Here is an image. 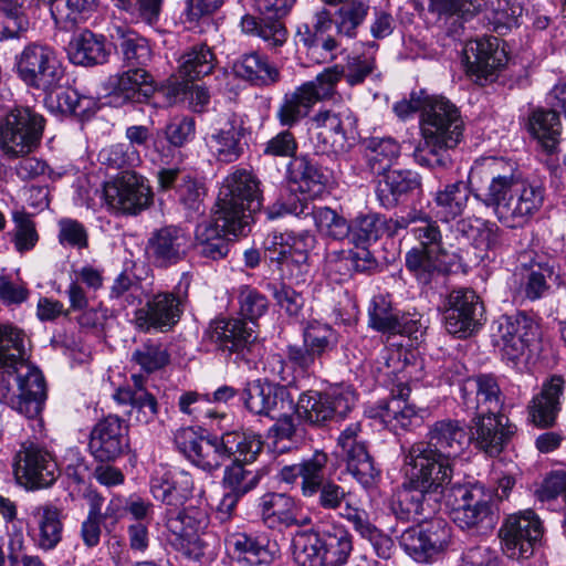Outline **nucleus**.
I'll list each match as a JSON object with an SVG mask.
<instances>
[{"mask_svg": "<svg viewBox=\"0 0 566 566\" xmlns=\"http://www.w3.org/2000/svg\"><path fill=\"white\" fill-rule=\"evenodd\" d=\"M178 73L186 81L193 82L209 75L217 60L211 48L207 44H196L188 48L178 60Z\"/></svg>", "mask_w": 566, "mask_h": 566, "instance_id": "obj_47", "label": "nucleus"}, {"mask_svg": "<svg viewBox=\"0 0 566 566\" xmlns=\"http://www.w3.org/2000/svg\"><path fill=\"white\" fill-rule=\"evenodd\" d=\"M314 499L321 510L337 512L342 518L349 523H352V520L347 516L349 510L364 511L352 502V493L333 480H326L316 488Z\"/></svg>", "mask_w": 566, "mask_h": 566, "instance_id": "obj_46", "label": "nucleus"}, {"mask_svg": "<svg viewBox=\"0 0 566 566\" xmlns=\"http://www.w3.org/2000/svg\"><path fill=\"white\" fill-rule=\"evenodd\" d=\"M422 451L441 460L458 458L469 443V437L459 420L443 419L430 426L426 441H418Z\"/></svg>", "mask_w": 566, "mask_h": 566, "instance_id": "obj_27", "label": "nucleus"}, {"mask_svg": "<svg viewBox=\"0 0 566 566\" xmlns=\"http://www.w3.org/2000/svg\"><path fill=\"white\" fill-rule=\"evenodd\" d=\"M308 86H298L283 96L276 111L281 126L291 128L305 118L315 105Z\"/></svg>", "mask_w": 566, "mask_h": 566, "instance_id": "obj_45", "label": "nucleus"}, {"mask_svg": "<svg viewBox=\"0 0 566 566\" xmlns=\"http://www.w3.org/2000/svg\"><path fill=\"white\" fill-rule=\"evenodd\" d=\"M368 314L369 325L376 331L395 334L402 329L399 312L392 307L391 302L384 295L374 296Z\"/></svg>", "mask_w": 566, "mask_h": 566, "instance_id": "obj_58", "label": "nucleus"}, {"mask_svg": "<svg viewBox=\"0 0 566 566\" xmlns=\"http://www.w3.org/2000/svg\"><path fill=\"white\" fill-rule=\"evenodd\" d=\"M443 321L448 333L467 338L476 333L485 322V308L474 290H452L444 302Z\"/></svg>", "mask_w": 566, "mask_h": 566, "instance_id": "obj_13", "label": "nucleus"}, {"mask_svg": "<svg viewBox=\"0 0 566 566\" xmlns=\"http://www.w3.org/2000/svg\"><path fill=\"white\" fill-rule=\"evenodd\" d=\"M15 70L29 87L45 93L54 91L64 75L56 51L39 42L29 43L15 56Z\"/></svg>", "mask_w": 566, "mask_h": 566, "instance_id": "obj_8", "label": "nucleus"}, {"mask_svg": "<svg viewBox=\"0 0 566 566\" xmlns=\"http://www.w3.org/2000/svg\"><path fill=\"white\" fill-rule=\"evenodd\" d=\"M206 335L219 349L235 353L242 358H247L245 353L256 347L255 329L241 318L214 319L210 323Z\"/></svg>", "mask_w": 566, "mask_h": 566, "instance_id": "obj_23", "label": "nucleus"}, {"mask_svg": "<svg viewBox=\"0 0 566 566\" xmlns=\"http://www.w3.org/2000/svg\"><path fill=\"white\" fill-rule=\"evenodd\" d=\"M530 129L547 153L556 151L560 139L562 125L559 115L555 111H535L530 118Z\"/></svg>", "mask_w": 566, "mask_h": 566, "instance_id": "obj_50", "label": "nucleus"}, {"mask_svg": "<svg viewBox=\"0 0 566 566\" xmlns=\"http://www.w3.org/2000/svg\"><path fill=\"white\" fill-rule=\"evenodd\" d=\"M517 428L502 413H479L471 420L470 437L475 449L499 457L515 436Z\"/></svg>", "mask_w": 566, "mask_h": 566, "instance_id": "obj_16", "label": "nucleus"}, {"mask_svg": "<svg viewBox=\"0 0 566 566\" xmlns=\"http://www.w3.org/2000/svg\"><path fill=\"white\" fill-rule=\"evenodd\" d=\"M129 427L118 416L104 417L90 432L88 451L101 463L116 461L129 451Z\"/></svg>", "mask_w": 566, "mask_h": 566, "instance_id": "obj_15", "label": "nucleus"}, {"mask_svg": "<svg viewBox=\"0 0 566 566\" xmlns=\"http://www.w3.org/2000/svg\"><path fill=\"white\" fill-rule=\"evenodd\" d=\"M502 551L511 559L523 560L533 556L543 536L539 518L533 511L511 515L500 528Z\"/></svg>", "mask_w": 566, "mask_h": 566, "instance_id": "obj_14", "label": "nucleus"}, {"mask_svg": "<svg viewBox=\"0 0 566 566\" xmlns=\"http://www.w3.org/2000/svg\"><path fill=\"white\" fill-rule=\"evenodd\" d=\"M348 226L350 234L346 239L356 247H365V244L378 240L384 230L385 219L378 214L369 213L355 218Z\"/></svg>", "mask_w": 566, "mask_h": 566, "instance_id": "obj_64", "label": "nucleus"}, {"mask_svg": "<svg viewBox=\"0 0 566 566\" xmlns=\"http://www.w3.org/2000/svg\"><path fill=\"white\" fill-rule=\"evenodd\" d=\"M348 109L335 112L333 109L319 111L313 120L319 129L317 133L316 153L337 154L343 151L346 144L345 120H349Z\"/></svg>", "mask_w": 566, "mask_h": 566, "instance_id": "obj_31", "label": "nucleus"}, {"mask_svg": "<svg viewBox=\"0 0 566 566\" xmlns=\"http://www.w3.org/2000/svg\"><path fill=\"white\" fill-rule=\"evenodd\" d=\"M440 255L442 254L411 249L406 254V268L420 284L427 285L441 272V262L438 260Z\"/></svg>", "mask_w": 566, "mask_h": 566, "instance_id": "obj_57", "label": "nucleus"}, {"mask_svg": "<svg viewBox=\"0 0 566 566\" xmlns=\"http://www.w3.org/2000/svg\"><path fill=\"white\" fill-rule=\"evenodd\" d=\"M262 197L259 181L245 169L230 174L219 191L216 212L218 220L230 217L231 220L247 221L250 227L252 214L261 209Z\"/></svg>", "mask_w": 566, "mask_h": 566, "instance_id": "obj_7", "label": "nucleus"}, {"mask_svg": "<svg viewBox=\"0 0 566 566\" xmlns=\"http://www.w3.org/2000/svg\"><path fill=\"white\" fill-rule=\"evenodd\" d=\"M366 157L370 170L376 175H384L389 171L400 154L399 144L388 138H371L366 148Z\"/></svg>", "mask_w": 566, "mask_h": 566, "instance_id": "obj_54", "label": "nucleus"}, {"mask_svg": "<svg viewBox=\"0 0 566 566\" xmlns=\"http://www.w3.org/2000/svg\"><path fill=\"white\" fill-rule=\"evenodd\" d=\"M261 516L270 527L308 525L311 518L301 513L295 500L285 493H266L260 502Z\"/></svg>", "mask_w": 566, "mask_h": 566, "instance_id": "obj_30", "label": "nucleus"}, {"mask_svg": "<svg viewBox=\"0 0 566 566\" xmlns=\"http://www.w3.org/2000/svg\"><path fill=\"white\" fill-rule=\"evenodd\" d=\"M421 447V444L412 443L409 448L403 449L406 476L441 500L447 496L450 489L453 460H441L432 452L422 451Z\"/></svg>", "mask_w": 566, "mask_h": 566, "instance_id": "obj_9", "label": "nucleus"}, {"mask_svg": "<svg viewBox=\"0 0 566 566\" xmlns=\"http://www.w3.org/2000/svg\"><path fill=\"white\" fill-rule=\"evenodd\" d=\"M410 395V387L407 384L397 385L392 389V396L388 401L381 402L368 410L369 417L379 419L390 430H407L419 426L422 417L415 406L407 402Z\"/></svg>", "mask_w": 566, "mask_h": 566, "instance_id": "obj_28", "label": "nucleus"}, {"mask_svg": "<svg viewBox=\"0 0 566 566\" xmlns=\"http://www.w3.org/2000/svg\"><path fill=\"white\" fill-rule=\"evenodd\" d=\"M106 203L114 210L126 214H138L148 208L153 200L149 186L142 176L124 171L104 186Z\"/></svg>", "mask_w": 566, "mask_h": 566, "instance_id": "obj_17", "label": "nucleus"}, {"mask_svg": "<svg viewBox=\"0 0 566 566\" xmlns=\"http://www.w3.org/2000/svg\"><path fill=\"white\" fill-rule=\"evenodd\" d=\"M287 180L292 190L313 199L325 191L327 176L316 163L302 155L289 163Z\"/></svg>", "mask_w": 566, "mask_h": 566, "instance_id": "obj_35", "label": "nucleus"}, {"mask_svg": "<svg viewBox=\"0 0 566 566\" xmlns=\"http://www.w3.org/2000/svg\"><path fill=\"white\" fill-rule=\"evenodd\" d=\"M23 329L0 323V399L29 419L38 417L46 399V384L28 354Z\"/></svg>", "mask_w": 566, "mask_h": 566, "instance_id": "obj_1", "label": "nucleus"}, {"mask_svg": "<svg viewBox=\"0 0 566 566\" xmlns=\"http://www.w3.org/2000/svg\"><path fill=\"white\" fill-rule=\"evenodd\" d=\"M245 408L258 416L275 419V413L292 410L293 399L289 389L272 381L254 380L243 390Z\"/></svg>", "mask_w": 566, "mask_h": 566, "instance_id": "obj_25", "label": "nucleus"}, {"mask_svg": "<svg viewBox=\"0 0 566 566\" xmlns=\"http://www.w3.org/2000/svg\"><path fill=\"white\" fill-rule=\"evenodd\" d=\"M564 391V379L552 376L546 380L538 395L534 396L527 406L530 421L539 428H548L555 423L560 410V396Z\"/></svg>", "mask_w": 566, "mask_h": 566, "instance_id": "obj_32", "label": "nucleus"}, {"mask_svg": "<svg viewBox=\"0 0 566 566\" xmlns=\"http://www.w3.org/2000/svg\"><path fill=\"white\" fill-rule=\"evenodd\" d=\"M232 71L237 77L256 86H269L280 81L279 69L258 52L241 55L233 63Z\"/></svg>", "mask_w": 566, "mask_h": 566, "instance_id": "obj_39", "label": "nucleus"}, {"mask_svg": "<svg viewBox=\"0 0 566 566\" xmlns=\"http://www.w3.org/2000/svg\"><path fill=\"white\" fill-rule=\"evenodd\" d=\"M153 496L171 509H179L193 496L192 476L185 471L165 472L155 476L150 483Z\"/></svg>", "mask_w": 566, "mask_h": 566, "instance_id": "obj_33", "label": "nucleus"}, {"mask_svg": "<svg viewBox=\"0 0 566 566\" xmlns=\"http://www.w3.org/2000/svg\"><path fill=\"white\" fill-rule=\"evenodd\" d=\"M293 557L298 566H325L321 534L297 532L293 538Z\"/></svg>", "mask_w": 566, "mask_h": 566, "instance_id": "obj_52", "label": "nucleus"}, {"mask_svg": "<svg viewBox=\"0 0 566 566\" xmlns=\"http://www.w3.org/2000/svg\"><path fill=\"white\" fill-rule=\"evenodd\" d=\"M355 402L356 395L353 390L333 388L324 392H303L292 409L300 421L313 427H323L333 420L344 418Z\"/></svg>", "mask_w": 566, "mask_h": 566, "instance_id": "obj_10", "label": "nucleus"}, {"mask_svg": "<svg viewBox=\"0 0 566 566\" xmlns=\"http://www.w3.org/2000/svg\"><path fill=\"white\" fill-rule=\"evenodd\" d=\"M14 474L30 488H46L56 479V463L51 454L33 442H24L14 457Z\"/></svg>", "mask_w": 566, "mask_h": 566, "instance_id": "obj_20", "label": "nucleus"}, {"mask_svg": "<svg viewBox=\"0 0 566 566\" xmlns=\"http://www.w3.org/2000/svg\"><path fill=\"white\" fill-rule=\"evenodd\" d=\"M419 217L417 224L411 228L415 239L419 242V247L416 249L447 254L438 222L422 211Z\"/></svg>", "mask_w": 566, "mask_h": 566, "instance_id": "obj_61", "label": "nucleus"}, {"mask_svg": "<svg viewBox=\"0 0 566 566\" xmlns=\"http://www.w3.org/2000/svg\"><path fill=\"white\" fill-rule=\"evenodd\" d=\"M178 450L203 471L218 470L231 455L234 461L252 463L263 448L261 436L253 431H231L218 437H205L192 427L175 433Z\"/></svg>", "mask_w": 566, "mask_h": 566, "instance_id": "obj_3", "label": "nucleus"}, {"mask_svg": "<svg viewBox=\"0 0 566 566\" xmlns=\"http://www.w3.org/2000/svg\"><path fill=\"white\" fill-rule=\"evenodd\" d=\"M524 8L517 0H495L488 14L489 24L499 34L518 25Z\"/></svg>", "mask_w": 566, "mask_h": 566, "instance_id": "obj_60", "label": "nucleus"}, {"mask_svg": "<svg viewBox=\"0 0 566 566\" xmlns=\"http://www.w3.org/2000/svg\"><path fill=\"white\" fill-rule=\"evenodd\" d=\"M226 547L229 557L241 566L269 565L273 559L263 541L245 532H229Z\"/></svg>", "mask_w": 566, "mask_h": 566, "instance_id": "obj_36", "label": "nucleus"}, {"mask_svg": "<svg viewBox=\"0 0 566 566\" xmlns=\"http://www.w3.org/2000/svg\"><path fill=\"white\" fill-rule=\"evenodd\" d=\"M243 128L229 122L224 127L212 132L207 138V146L213 156L222 163L237 161L244 151V143H242Z\"/></svg>", "mask_w": 566, "mask_h": 566, "instance_id": "obj_43", "label": "nucleus"}, {"mask_svg": "<svg viewBox=\"0 0 566 566\" xmlns=\"http://www.w3.org/2000/svg\"><path fill=\"white\" fill-rule=\"evenodd\" d=\"M486 175V187L478 188L474 198L493 210L503 226L515 229L526 224L544 202V188L516 175L503 159L488 158L471 175Z\"/></svg>", "mask_w": 566, "mask_h": 566, "instance_id": "obj_2", "label": "nucleus"}, {"mask_svg": "<svg viewBox=\"0 0 566 566\" xmlns=\"http://www.w3.org/2000/svg\"><path fill=\"white\" fill-rule=\"evenodd\" d=\"M265 253L271 262H276L281 270L289 272L291 276H297L307 271V251L300 248L301 242L293 244L283 242V235L274 234L264 242Z\"/></svg>", "mask_w": 566, "mask_h": 566, "instance_id": "obj_38", "label": "nucleus"}, {"mask_svg": "<svg viewBox=\"0 0 566 566\" xmlns=\"http://www.w3.org/2000/svg\"><path fill=\"white\" fill-rule=\"evenodd\" d=\"M33 517L38 525L35 541L43 551L53 549L62 539L63 523L57 507L46 504L36 507Z\"/></svg>", "mask_w": 566, "mask_h": 566, "instance_id": "obj_48", "label": "nucleus"}, {"mask_svg": "<svg viewBox=\"0 0 566 566\" xmlns=\"http://www.w3.org/2000/svg\"><path fill=\"white\" fill-rule=\"evenodd\" d=\"M248 231L250 227L247 226V221L231 220L230 217L218 220V213L214 211L212 221L197 226L196 247L202 256L220 260L229 252L230 237L245 235Z\"/></svg>", "mask_w": 566, "mask_h": 566, "instance_id": "obj_18", "label": "nucleus"}, {"mask_svg": "<svg viewBox=\"0 0 566 566\" xmlns=\"http://www.w3.org/2000/svg\"><path fill=\"white\" fill-rule=\"evenodd\" d=\"M28 29L25 0H0V41L18 39Z\"/></svg>", "mask_w": 566, "mask_h": 566, "instance_id": "obj_51", "label": "nucleus"}, {"mask_svg": "<svg viewBox=\"0 0 566 566\" xmlns=\"http://www.w3.org/2000/svg\"><path fill=\"white\" fill-rule=\"evenodd\" d=\"M325 566H342L353 551L352 535L344 528H334L322 535Z\"/></svg>", "mask_w": 566, "mask_h": 566, "instance_id": "obj_55", "label": "nucleus"}, {"mask_svg": "<svg viewBox=\"0 0 566 566\" xmlns=\"http://www.w3.org/2000/svg\"><path fill=\"white\" fill-rule=\"evenodd\" d=\"M463 120L458 107L442 96H427L421 114L422 139L413 151L415 160L429 168H447L449 150L461 140Z\"/></svg>", "mask_w": 566, "mask_h": 566, "instance_id": "obj_4", "label": "nucleus"}, {"mask_svg": "<svg viewBox=\"0 0 566 566\" xmlns=\"http://www.w3.org/2000/svg\"><path fill=\"white\" fill-rule=\"evenodd\" d=\"M327 463V453L316 450L311 458L304 459L300 463L283 467L279 478L282 482L289 484H294L300 480L301 494L305 499H313L316 488L326 481Z\"/></svg>", "mask_w": 566, "mask_h": 566, "instance_id": "obj_29", "label": "nucleus"}, {"mask_svg": "<svg viewBox=\"0 0 566 566\" xmlns=\"http://www.w3.org/2000/svg\"><path fill=\"white\" fill-rule=\"evenodd\" d=\"M242 31L256 33L270 48L282 46L287 39V30L282 21H271L262 15L260 21L254 17L244 15L241 20Z\"/></svg>", "mask_w": 566, "mask_h": 566, "instance_id": "obj_59", "label": "nucleus"}, {"mask_svg": "<svg viewBox=\"0 0 566 566\" xmlns=\"http://www.w3.org/2000/svg\"><path fill=\"white\" fill-rule=\"evenodd\" d=\"M461 392L468 412L502 413L505 398L495 376L479 374L468 378L461 387Z\"/></svg>", "mask_w": 566, "mask_h": 566, "instance_id": "obj_24", "label": "nucleus"}, {"mask_svg": "<svg viewBox=\"0 0 566 566\" xmlns=\"http://www.w3.org/2000/svg\"><path fill=\"white\" fill-rule=\"evenodd\" d=\"M440 499L408 479L391 495L389 509L402 522L428 520L440 507Z\"/></svg>", "mask_w": 566, "mask_h": 566, "instance_id": "obj_21", "label": "nucleus"}, {"mask_svg": "<svg viewBox=\"0 0 566 566\" xmlns=\"http://www.w3.org/2000/svg\"><path fill=\"white\" fill-rule=\"evenodd\" d=\"M503 355L512 361L520 359L538 337V325L525 313L504 315L499 322Z\"/></svg>", "mask_w": 566, "mask_h": 566, "instance_id": "obj_26", "label": "nucleus"}, {"mask_svg": "<svg viewBox=\"0 0 566 566\" xmlns=\"http://www.w3.org/2000/svg\"><path fill=\"white\" fill-rule=\"evenodd\" d=\"M449 523L436 517L424 520L417 527L406 530L400 538L405 552L418 563H433L440 559L451 544Z\"/></svg>", "mask_w": 566, "mask_h": 566, "instance_id": "obj_12", "label": "nucleus"}, {"mask_svg": "<svg viewBox=\"0 0 566 566\" xmlns=\"http://www.w3.org/2000/svg\"><path fill=\"white\" fill-rule=\"evenodd\" d=\"M346 469L363 486L368 488L375 484L379 476V471L374 464V460L364 444L343 451Z\"/></svg>", "mask_w": 566, "mask_h": 566, "instance_id": "obj_53", "label": "nucleus"}, {"mask_svg": "<svg viewBox=\"0 0 566 566\" xmlns=\"http://www.w3.org/2000/svg\"><path fill=\"white\" fill-rule=\"evenodd\" d=\"M464 55L468 71L484 78L502 67L506 61L504 50L499 48L497 38L470 41L464 49Z\"/></svg>", "mask_w": 566, "mask_h": 566, "instance_id": "obj_34", "label": "nucleus"}, {"mask_svg": "<svg viewBox=\"0 0 566 566\" xmlns=\"http://www.w3.org/2000/svg\"><path fill=\"white\" fill-rule=\"evenodd\" d=\"M45 119L29 107H14L0 117V150L8 159L33 153L41 144Z\"/></svg>", "mask_w": 566, "mask_h": 566, "instance_id": "obj_6", "label": "nucleus"}, {"mask_svg": "<svg viewBox=\"0 0 566 566\" xmlns=\"http://www.w3.org/2000/svg\"><path fill=\"white\" fill-rule=\"evenodd\" d=\"M451 506V518L461 530L491 531L496 521L495 496L481 484H453L444 497Z\"/></svg>", "mask_w": 566, "mask_h": 566, "instance_id": "obj_5", "label": "nucleus"}, {"mask_svg": "<svg viewBox=\"0 0 566 566\" xmlns=\"http://www.w3.org/2000/svg\"><path fill=\"white\" fill-rule=\"evenodd\" d=\"M468 200V189L462 180L444 185L433 196V202L439 208L438 213L443 222H450L461 216L467 208Z\"/></svg>", "mask_w": 566, "mask_h": 566, "instance_id": "obj_49", "label": "nucleus"}, {"mask_svg": "<svg viewBox=\"0 0 566 566\" xmlns=\"http://www.w3.org/2000/svg\"><path fill=\"white\" fill-rule=\"evenodd\" d=\"M111 36L127 67L146 69L153 56L146 38L124 25L116 27Z\"/></svg>", "mask_w": 566, "mask_h": 566, "instance_id": "obj_37", "label": "nucleus"}, {"mask_svg": "<svg viewBox=\"0 0 566 566\" xmlns=\"http://www.w3.org/2000/svg\"><path fill=\"white\" fill-rule=\"evenodd\" d=\"M154 77L146 69H132L117 75L112 94L123 102L143 103L154 92Z\"/></svg>", "mask_w": 566, "mask_h": 566, "instance_id": "obj_41", "label": "nucleus"}, {"mask_svg": "<svg viewBox=\"0 0 566 566\" xmlns=\"http://www.w3.org/2000/svg\"><path fill=\"white\" fill-rule=\"evenodd\" d=\"M347 516L352 520L354 528L365 538L370 541L375 546L378 556L388 558L390 555V548L392 541L390 537L382 534L375 525L369 522L368 514L366 511H353L349 510Z\"/></svg>", "mask_w": 566, "mask_h": 566, "instance_id": "obj_63", "label": "nucleus"}, {"mask_svg": "<svg viewBox=\"0 0 566 566\" xmlns=\"http://www.w3.org/2000/svg\"><path fill=\"white\" fill-rule=\"evenodd\" d=\"M189 281H180L172 291L156 293L135 311L134 324L142 332L170 331L179 321L188 301Z\"/></svg>", "mask_w": 566, "mask_h": 566, "instance_id": "obj_11", "label": "nucleus"}, {"mask_svg": "<svg viewBox=\"0 0 566 566\" xmlns=\"http://www.w3.org/2000/svg\"><path fill=\"white\" fill-rule=\"evenodd\" d=\"M554 274L553 260L544 253L526 250L518 254L514 276L520 280L516 296L530 301L542 298L549 289L547 282Z\"/></svg>", "mask_w": 566, "mask_h": 566, "instance_id": "obj_19", "label": "nucleus"}, {"mask_svg": "<svg viewBox=\"0 0 566 566\" xmlns=\"http://www.w3.org/2000/svg\"><path fill=\"white\" fill-rule=\"evenodd\" d=\"M337 342V333L317 321L310 322L303 331V344L319 360L336 347Z\"/></svg>", "mask_w": 566, "mask_h": 566, "instance_id": "obj_56", "label": "nucleus"}, {"mask_svg": "<svg viewBox=\"0 0 566 566\" xmlns=\"http://www.w3.org/2000/svg\"><path fill=\"white\" fill-rule=\"evenodd\" d=\"M369 12V4L364 0H350L339 7L336 14V27L339 34L355 38L357 29L363 24Z\"/></svg>", "mask_w": 566, "mask_h": 566, "instance_id": "obj_62", "label": "nucleus"}, {"mask_svg": "<svg viewBox=\"0 0 566 566\" xmlns=\"http://www.w3.org/2000/svg\"><path fill=\"white\" fill-rule=\"evenodd\" d=\"M70 60L77 65H96L107 61L108 51L102 35L90 30L75 33L69 43Z\"/></svg>", "mask_w": 566, "mask_h": 566, "instance_id": "obj_44", "label": "nucleus"}, {"mask_svg": "<svg viewBox=\"0 0 566 566\" xmlns=\"http://www.w3.org/2000/svg\"><path fill=\"white\" fill-rule=\"evenodd\" d=\"M420 177L411 170H389L377 187V196L385 208L397 206L401 197L420 187Z\"/></svg>", "mask_w": 566, "mask_h": 566, "instance_id": "obj_42", "label": "nucleus"}, {"mask_svg": "<svg viewBox=\"0 0 566 566\" xmlns=\"http://www.w3.org/2000/svg\"><path fill=\"white\" fill-rule=\"evenodd\" d=\"M455 232L473 247L478 260L488 258V252L497 245V227L478 218L460 219Z\"/></svg>", "mask_w": 566, "mask_h": 566, "instance_id": "obj_40", "label": "nucleus"}, {"mask_svg": "<svg viewBox=\"0 0 566 566\" xmlns=\"http://www.w3.org/2000/svg\"><path fill=\"white\" fill-rule=\"evenodd\" d=\"M191 240L180 227L169 224L155 230L146 245V253L156 266L168 268L186 256Z\"/></svg>", "mask_w": 566, "mask_h": 566, "instance_id": "obj_22", "label": "nucleus"}]
</instances>
